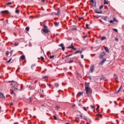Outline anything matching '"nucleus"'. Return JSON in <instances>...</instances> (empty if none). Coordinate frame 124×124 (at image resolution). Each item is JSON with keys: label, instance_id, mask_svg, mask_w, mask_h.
Masks as SVG:
<instances>
[{"label": "nucleus", "instance_id": "473e14b6", "mask_svg": "<svg viewBox=\"0 0 124 124\" xmlns=\"http://www.w3.org/2000/svg\"><path fill=\"white\" fill-rule=\"evenodd\" d=\"M12 60V59L11 58L9 61H7L6 62L8 63L9 62H11Z\"/></svg>", "mask_w": 124, "mask_h": 124}, {"label": "nucleus", "instance_id": "338daca9", "mask_svg": "<svg viewBox=\"0 0 124 124\" xmlns=\"http://www.w3.org/2000/svg\"><path fill=\"white\" fill-rule=\"evenodd\" d=\"M11 55H12V51H11Z\"/></svg>", "mask_w": 124, "mask_h": 124}, {"label": "nucleus", "instance_id": "864d4df0", "mask_svg": "<svg viewBox=\"0 0 124 124\" xmlns=\"http://www.w3.org/2000/svg\"><path fill=\"white\" fill-rule=\"evenodd\" d=\"M98 116H99V117H102V115L101 114H98Z\"/></svg>", "mask_w": 124, "mask_h": 124}, {"label": "nucleus", "instance_id": "2eb2a0df", "mask_svg": "<svg viewBox=\"0 0 124 124\" xmlns=\"http://www.w3.org/2000/svg\"><path fill=\"white\" fill-rule=\"evenodd\" d=\"M79 121H80V119L79 118V117H76L75 118V121L77 122V123H79Z\"/></svg>", "mask_w": 124, "mask_h": 124}, {"label": "nucleus", "instance_id": "f03ea898", "mask_svg": "<svg viewBox=\"0 0 124 124\" xmlns=\"http://www.w3.org/2000/svg\"><path fill=\"white\" fill-rule=\"evenodd\" d=\"M17 87H18V83H17V82H15V85L13 86H12V90L14 92L18 91V88H16Z\"/></svg>", "mask_w": 124, "mask_h": 124}, {"label": "nucleus", "instance_id": "8fccbe9b", "mask_svg": "<svg viewBox=\"0 0 124 124\" xmlns=\"http://www.w3.org/2000/svg\"><path fill=\"white\" fill-rule=\"evenodd\" d=\"M113 31H118V30L116 29H113Z\"/></svg>", "mask_w": 124, "mask_h": 124}, {"label": "nucleus", "instance_id": "69168bd1", "mask_svg": "<svg viewBox=\"0 0 124 124\" xmlns=\"http://www.w3.org/2000/svg\"><path fill=\"white\" fill-rule=\"evenodd\" d=\"M11 82H13V81H9V83H11Z\"/></svg>", "mask_w": 124, "mask_h": 124}, {"label": "nucleus", "instance_id": "20e7f679", "mask_svg": "<svg viewBox=\"0 0 124 124\" xmlns=\"http://www.w3.org/2000/svg\"><path fill=\"white\" fill-rule=\"evenodd\" d=\"M66 48L68 49H72V50H74V51H76L77 50V48H75L74 46H73V43L71 44V46H68Z\"/></svg>", "mask_w": 124, "mask_h": 124}, {"label": "nucleus", "instance_id": "ddd939ff", "mask_svg": "<svg viewBox=\"0 0 124 124\" xmlns=\"http://www.w3.org/2000/svg\"><path fill=\"white\" fill-rule=\"evenodd\" d=\"M11 94H12V95H13L14 96H15V95H16V94L14 93V91L13 90L11 91Z\"/></svg>", "mask_w": 124, "mask_h": 124}, {"label": "nucleus", "instance_id": "39448f33", "mask_svg": "<svg viewBox=\"0 0 124 124\" xmlns=\"http://www.w3.org/2000/svg\"><path fill=\"white\" fill-rule=\"evenodd\" d=\"M90 70L91 71V72L92 73H93V71H94V66L93 65H92L91 67H90Z\"/></svg>", "mask_w": 124, "mask_h": 124}, {"label": "nucleus", "instance_id": "680f3d73", "mask_svg": "<svg viewBox=\"0 0 124 124\" xmlns=\"http://www.w3.org/2000/svg\"><path fill=\"white\" fill-rule=\"evenodd\" d=\"M91 1H92V2H93V0H91Z\"/></svg>", "mask_w": 124, "mask_h": 124}, {"label": "nucleus", "instance_id": "4be33fe9", "mask_svg": "<svg viewBox=\"0 0 124 124\" xmlns=\"http://www.w3.org/2000/svg\"><path fill=\"white\" fill-rule=\"evenodd\" d=\"M122 86L120 87L119 90L116 92V93H118L122 90Z\"/></svg>", "mask_w": 124, "mask_h": 124}, {"label": "nucleus", "instance_id": "603ef678", "mask_svg": "<svg viewBox=\"0 0 124 124\" xmlns=\"http://www.w3.org/2000/svg\"><path fill=\"white\" fill-rule=\"evenodd\" d=\"M68 57H69V56L68 55L65 56L64 58H65H65H68Z\"/></svg>", "mask_w": 124, "mask_h": 124}, {"label": "nucleus", "instance_id": "37998d69", "mask_svg": "<svg viewBox=\"0 0 124 124\" xmlns=\"http://www.w3.org/2000/svg\"><path fill=\"white\" fill-rule=\"evenodd\" d=\"M54 118L56 120H58V118H57V117L55 115L54 116Z\"/></svg>", "mask_w": 124, "mask_h": 124}, {"label": "nucleus", "instance_id": "c85d7f7f", "mask_svg": "<svg viewBox=\"0 0 124 124\" xmlns=\"http://www.w3.org/2000/svg\"><path fill=\"white\" fill-rule=\"evenodd\" d=\"M12 4V2H9L6 4V5H11Z\"/></svg>", "mask_w": 124, "mask_h": 124}, {"label": "nucleus", "instance_id": "13d9d810", "mask_svg": "<svg viewBox=\"0 0 124 124\" xmlns=\"http://www.w3.org/2000/svg\"><path fill=\"white\" fill-rule=\"evenodd\" d=\"M100 80H104V78H100Z\"/></svg>", "mask_w": 124, "mask_h": 124}, {"label": "nucleus", "instance_id": "393cba45", "mask_svg": "<svg viewBox=\"0 0 124 124\" xmlns=\"http://www.w3.org/2000/svg\"><path fill=\"white\" fill-rule=\"evenodd\" d=\"M104 4H108V1H107L106 0H104Z\"/></svg>", "mask_w": 124, "mask_h": 124}, {"label": "nucleus", "instance_id": "f8f14e48", "mask_svg": "<svg viewBox=\"0 0 124 124\" xmlns=\"http://www.w3.org/2000/svg\"><path fill=\"white\" fill-rule=\"evenodd\" d=\"M104 48L107 53H109V48H108V47L105 46Z\"/></svg>", "mask_w": 124, "mask_h": 124}, {"label": "nucleus", "instance_id": "4c0bfd02", "mask_svg": "<svg viewBox=\"0 0 124 124\" xmlns=\"http://www.w3.org/2000/svg\"><path fill=\"white\" fill-rule=\"evenodd\" d=\"M86 28H87V29H90V28H89V24H86Z\"/></svg>", "mask_w": 124, "mask_h": 124}, {"label": "nucleus", "instance_id": "2f4dec72", "mask_svg": "<svg viewBox=\"0 0 124 124\" xmlns=\"http://www.w3.org/2000/svg\"><path fill=\"white\" fill-rule=\"evenodd\" d=\"M53 58H55V55L50 56L49 57V59H53Z\"/></svg>", "mask_w": 124, "mask_h": 124}, {"label": "nucleus", "instance_id": "79ce46f5", "mask_svg": "<svg viewBox=\"0 0 124 124\" xmlns=\"http://www.w3.org/2000/svg\"><path fill=\"white\" fill-rule=\"evenodd\" d=\"M91 108H92V109H94V107L93 106H90Z\"/></svg>", "mask_w": 124, "mask_h": 124}, {"label": "nucleus", "instance_id": "aec40b11", "mask_svg": "<svg viewBox=\"0 0 124 124\" xmlns=\"http://www.w3.org/2000/svg\"><path fill=\"white\" fill-rule=\"evenodd\" d=\"M105 39H106V37L105 36H103L101 38V40L102 41L105 40Z\"/></svg>", "mask_w": 124, "mask_h": 124}, {"label": "nucleus", "instance_id": "7c9ffc66", "mask_svg": "<svg viewBox=\"0 0 124 124\" xmlns=\"http://www.w3.org/2000/svg\"><path fill=\"white\" fill-rule=\"evenodd\" d=\"M26 30L27 31H30V28L29 27H26Z\"/></svg>", "mask_w": 124, "mask_h": 124}, {"label": "nucleus", "instance_id": "a18cd8bd", "mask_svg": "<svg viewBox=\"0 0 124 124\" xmlns=\"http://www.w3.org/2000/svg\"><path fill=\"white\" fill-rule=\"evenodd\" d=\"M113 22H114L113 20H110V21H109V22L110 24H112V23H113Z\"/></svg>", "mask_w": 124, "mask_h": 124}, {"label": "nucleus", "instance_id": "4468645a", "mask_svg": "<svg viewBox=\"0 0 124 124\" xmlns=\"http://www.w3.org/2000/svg\"><path fill=\"white\" fill-rule=\"evenodd\" d=\"M25 59H26L25 55H22L20 57V60H21V61L25 60Z\"/></svg>", "mask_w": 124, "mask_h": 124}, {"label": "nucleus", "instance_id": "7ed1b4c3", "mask_svg": "<svg viewBox=\"0 0 124 124\" xmlns=\"http://www.w3.org/2000/svg\"><path fill=\"white\" fill-rule=\"evenodd\" d=\"M43 31L45 33H48L49 32V29L47 28V26H46L45 25H44V29H43Z\"/></svg>", "mask_w": 124, "mask_h": 124}, {"label": "nucleus", "instance_id": "49530a36", "mask_svg": "<svg viewBox=\"0 0 124 124\" xmlns=\"http://www.w3.org/2000/svg\"><path fill=\"white\" fill-rule=\"evenodd\" d=\"M72 62H73V60H71L69 62V63H72Z\"/></svg>", "mask_w": 124, "mask_h": 124}, {"label": "nucleus", "instance_id": "e433bc0d", "mask_svg": "<svg viewBox=\"0 0 124 124\" xmlns=\"http://www.w3.org/2000/svg\"><path fill=\"white\" fill-rule=\"evenodd\" d=\"M8 55H9V51H6V56H8Z\"/></svg>", "mask_w": 124, "mask_h": 124}, {"label": "nucleus", "instance_id": "0e129e2a", "mask_svg": "<svg viewBox=\"0 0 124 124\" xmlns=\"http://www.w3.org/2000/svg\"><path fill=\"white\" fill-rule=\"evenodd\" d=\"M1 110V108L0 107V112Z\"/></svg>", "mask_w": 124, "mask_h": 124}, {"label": "nucleus", "instance_id": "1a4fd4ad", "mask_svg": "<svg viewBox=\"0 0 124 124\" xmlns=\"http://www.w3.org/2000/svg\"><path fill=\"white\" fill-rule=\"evenodd\" d=\"M0 98H1V99H5L4 95L1 92H0Z\"/></svg>", "mask_w": 124, "mask_h": 124}, {"label": "nucleus", "instance_id": "c03bdc74", "mask_svg": "<svg viewBox=\"0 0 124 124\" xmlns=\"http://www.w3.org/2000/svg\"><path fill=\"white\" fill-rule=\"evenodd\" d=\"M88 37V35H86L85 36H83V38H87Z\"/></svg>", "mask_w": 124, "mask_h": 124}, {"label": "nucleus", "instance_id": "58836bf2", "mask_svg": "<svg viewBox=\"0 0 124 124\" xmlns=\"http://www.w3.org/2000/svg\"><path fill=\"white\" fill-rule=\"evenodd\" d=\"M40 59H41V60L42 61H43V60H44V57H43V56H41V57H40Z\"/></svg>", "mask_w": 124, "mask_h": 124}, {"label": "nucleus", "instance_id": "f704fd0d", "mask_svg": "<svg viewBox=\"0 0 124 124\" xmlns=\"http://www.w3.org/2000/svg\"><path fill=\"white\" fill-rule=\"evenodd\" d=\"M55 87H56V88H58L59 87V84L58 83H55Z\"/></svg>", "mask_w": 124, "mask_h": 124}, {"label": "nucleus", "instance_id": "cd10ccee", "mask_svg": "<svg viewBox=\"0 0 124 124\" xmlns=\"http://www.w3.org/2000/svg\"><path fill=\"white\" fill-rule=\"evenodd\" d=\"M107 19H108V16H105V17H104V21H107Z\"/></svg>", "mask_w": 124, "mask_h": 124}, {"label": "nucleus", "instance_id": "0eeeda50", "mask_svg": "<svg viewBox=\"0 0 124 124\" xmlns=\"http://www.w3.org/2000/svg\"><path fill=\"white\" fill-rule=\"evenodd\" d=\"M95 13H96L97 14H102V11L99 10L98 9L95 10Z\"/></svg>", "mask_w": 124, "mask_h": 124}, {"label": "nucleus", "instance_id": "052dcab7", "mask_svg": "<svg viewBox=\"0 0 124 124\" xmlns=\"http://www.w3.org/2000/svg\"><path fill=\"white\" fill-rule=\"evenodd\" d=\"M47 77H46V76H45L43 78H47Z\"/></svg>", "mask_w": 124, "mask_h": 124}, {"label": "nucleus", "instance_id": "c9c22d12", "mask_svg": "<svg viewBox=\"0 0 124 124\" xmlns=\"http://www.w3.org/2000/svg\"><path fill=\"white\" fill-rule=\"evenodd\" d=\"M87 78H88V79H89L90 80H92V78L90 76H88V77H87Z\"/></svg>", "mask_w": 124, "mask_h": 124}, {"label": "nucleus", "instance_id": "c756f323", "mask_svg": "<svg viewBox=\"0 0 124 124\" xmlns=\"http://www.w3.org/2000/svg\"><path fill=\"white\" fill-rule=\"evenodd\" d=\"M78 94H80V95H83V92H78Z\"/></svg>", "mask_w": 124, "mask_h": 124}, {"label": "nucleus", "instance_id": "bf43d9fd", "mask_svg": "<svg viewBox=\"0 0 124 124\" xmlns=\"http://www.w3.org/2000/svg\"><path fill=\"white\" fill-rule=\"evenodd\" d=\"M45 1V0H42V2H44Z\"/></svg>", "mask_w": 124, "mask_h": 124}, {"label": "nucleus", "instance_id": "f3484780", "mask_svg": "<svg viewBox=\"0 0 124 124\" xmlns=\"http://www.w3.org/2000/svg\"><path fill=\"white\" fill-rule=\"evenodd\" d=\"M114 78H115V80H118V75H117V74H114Z\"/></svg>", "mask_w": 124, "mask_h": 124}, {"label": "nucleus", "instance_id": "9b49d317", "mask_svg": "<svg viewBox=\"0 0 124 124\" xmlns=\"http://www.w3.org/2000/svg\"><path fill=\"white\" fill-rule=\"evenodd\" d=\"M106 61V59H104L102 61H101V62L99 63V64H100L101 65H102V64H103V63H104V62H105V61Z\"/></svg>", "mask_w": 124, "mask_h": 124}, {"label": "nucleus", "instance_id": "a211bd4d", "mask_svg": "<svg viewBox=\"0 0 124 124\" xmlns=\"http://www.w3.org/2000/svg\"><path fill=\"white\" fill-rule=\"evenodd\" d=\"M85 88L87 87L89 88V83H88V82H85Z\"/></svg>", "mask_w": 124, "mask_h": 124}, {"label": "nucleus", "instance_id": "ea45409f", "mask_svg": "<svg viewBox=\"0 0 124 124\" xmlns=\"http://www.w3.org/2000/svg\"><path fill=\"white\" fill-rule=\"evenodd\" d=\"M80 58H81V59H84V55H83V54L81 55Z\"/></svg>", "mask_w": 124, "mask_h": 124}, {"label": "nucleus", "instance_id": "4d7b16f0", "mask_svg": "<svg viewBox=\"0 0 124 124\" xmlns=\"http://www.w3.org/2000/svg\"><path fill=\"white\" fill-rule=\"evenodd\" d=\"M115 40H116V41H118V38H115Z\"/></svg>", "mask_w": 124, "mask_h": 124}, {"label": "nucleus", "instance_id": "3c124183", "mask_svg": "<svg viewBox=\"0 0 124 124\" xmlns=\"http://www.w3.org/2000/svg\"><path fill=\"white\" fill-rule=\"evenodd\" d=\"M79 53H80V54H82V53H83V51L79 50Z\"/></svg>", "mask_w": 124, "mask_h": 124}, {"label": "nucleus", "instance_id": "a878e982", "mask_svg": "<svg viewBox=\"0 0 124 124\" xmlns=\"http://www.w3.org/2000/svg\"><path fill=\"white\" fill-rule=\"evenodd\" d=\"M78 53H80V50H77L76 52L74 53L75 55H76V54H78Z\"/></svg>", "mask_w": 124, "mask_h": 124}, {"label": "nucleus", "instance_id": "412c9836", "mask_svg": "<svg viewBox=\"0 0 124 124\" xmlns=\"http://www.w3.org/2000/svg\"><path fill=\"white\" fill-rule=\"evenodd\" d=\"M54 25H55V27H58L59 26V23L54 22Z\"/></svg>", "mask_w": 124, "mask_h": 124}, {"label": "nucleus", "instance_id": "e2e57ef3", "mask_svg": "<svg viewBox=\"0 0 124 124\" xmlns=\"http://www.w3.org/2000/svg\"><path fill=\"white\" fill-rule=\"evenodd\" d=\"M11 105H13V103H11Z\"/></svg>", "mask_w": 124, "mask_h": 124}, {"label": "nucleus", "instance_id": "b1692460", "mask_svg": "<svg viewBox=\"0 0 124 124\" xmlns=\"http://www.w3.org/2000/svg\"><path fill=\"white\" fill-rule=\"evenodd\" d=\"M82 109H83V110H84V111H88L86 107H82Z\"/></svg>", "mask_w": 124, "mask_h": 124}, {"label": "nucleus", "instance_id": "de8ad7c7", "mask_svg": "<svg viewBox=\"0 0 124 124\" xmlns=\"http://www.w3.org/2000/svg\"><path fill=\"white\" fill-rule=\"evenodd\" d=\"M56 108L57 109H60V106H56Z\"/></svg>", "mask_w": 124, "mask_h": 124}, {"label": "nucleus", "instance_id": "a19ab883", "mask_svg": "<svg viewBox=\"0 0 124 124\" xmlns=\"http://www.w3.org/2000/svg\"><path fill=\"white\" fill-rule=\"evenodd\" d=\"M102 8H103V5H102L99 7V9H101Z\"/></svg>", "mask_w": 124, "mask_h": 124}, {"label": "nucleus", "instance_id": "5701e85b", "mask_svg": "<svg viewBox=\"0 0 124 124\" xmlns=\"http://www.w3.org/2000/svg\"><path fill=\"white\" fill-rule=\"evenodd\" d=\"M113 22H118V20H117V18H116V17H114L113 19Z\"/></svg>", "mask_w": 124, "mask_h": 124}, {"label": "nucleus", "instance_id": "bb28decb", "mask_svg": "<svg viewBox=\"0 0 124 124\" xmlns=\"http://www.w3.org/2000/svg\"><path fill=\"white\" fill-rule=\"evenodd\" d=\"M16 14H19V13H20V11L18 10H16Z\"/></svg>", "mask_w": 124, "mask_h": 124}, {"label": "nucleus", "instance_id": "6e6d98bb", "mask_svg": "<svg viewBox=\"0 0 124 124\" xmlns=\"http://www.w3.org/2000/svg\"><path fill=\"white\" fill-rule=\"evenodd\" d=\"M69 56V57H70V56H72V54H70L69 55H68Z\"/></svg>", "mask_w": 124, "mask_h": 124}, {"label": "nucleus", "instance_id": "dca6fc26", "mask_svg": "<svg viewBox=\"0 0 124 124\" xmlns=\"http://www.w3.org/2000/svg\"><path fill=\"white\" fill-rule=\"evenodd\" d=\"M1 13L2 14H7L8 13V11H2L1 12Z\"/></svg>", "mask_w": 124, "mask_h": 124}, {"label": "nucleus", "instance_id": "423d86ee", "mask_svg": "<svg viewBox=\"0 0 124 124\" xmlns=\"http://www.w3.org/2000/svg\"><path fill=\"white\" fill-rule=\"evenodd\" d=\"M53 14L56 16L60 15L61 14V10H60V8L57 9V13H54Z\"/></svg>", "mask_w": 124, "mask_h": 124}, {"label": "nucleus", "instance_id": "9d476101", "mask_svg": "<svg viewBox=\"0 0 124 124\" xmlns=\"http://www.w3.org/2000/svg\"><path fill=\"white\" fill-rule=\"evenodd\" d=\"M59 46L62 48V51H64L65 47L63 46V44H61Z\"/></svg>", "mask_w": 124, "mask_h": 124}, {"label": "nucleus", "instance_id": "6ab92c4d", "mask_svg": "<svg viewBox=\"0 0 124 124\" xmlns=\"http://www.w3.org/2000/svg\"><path fill=\"white\" fill-rule=\"evenodd\" d=\"M103 56H104V53H102L100 55V58L101 59H103Z\"/></svg>", "mask_w": 124, "mask_h": 124}, {"label": "nucleus", "instance_id": "5fc2aeb1", "mask_svg": "<svg viewBox=\"0 0 124 124\" xmlns=\"http://www.w3.org/2000/svg\"><path fill=\"white\" fill-rule=\"evenodd\" d=\"M38 82V80H35L34 83H37Z\"/></svg>", "mask_w": 124, "mask_h": 124}, {"label": "nucleus", "instance_id": "774afa93", "mask_svg": "<svg viewBox=\"0 0 124 124\" xmlns=\"http://www.w3.org/2000/svg\"><path fill=\"white\" fill-rule=\"evenodd\" d=\"M66 124H69V123H67Z\"/></svg>", "mask_w": 124, "mask_h": 124}, {"label": "nucleus", "instance_id": "6e6552de", "mask_svg": "<svg viewBox=\"0 0 124 124\" xmlns=\"http://www.w3.org/2000/svg\"><path fill=\"white\" fill-rule=\"evenodd\" d=\"M79 116V117H80V118H82L83 120H85V121H88V117L86 116H83V115L82 114H80Z\"/></svg>", "mask_w": 124, "mask_h": 124}, {"label": "nucleus", "instance_id": "09e8293b", "mask_svg": "<svg viewBox=\"0 0 124 124\" xmlns=\"http://www.w3.org/2000/svg\"><path fill=\"white\" fill-rule=\"evenodd\" d=\"M34 66H35V64L31 65V68H32V67H34Z\"/></svg>", "mask_w": 124, "mask_h": 124}, {"label": "nucleus", "instance_id": "f257e3e1", "mask_svg": "<svg viewBox=\"0 0 124 124\" xmlns=\"http://www.w3.org/2000/svg\"><path fill=\"white\" fill-rule=\"evenodd\" d=\"M85 92H86V94L88 96H90L91 94H92L93 93V90H92V89L90 87H86L85 88Z\"/></svg>", "mask_w": 124, "mask_h": 124}, {"label": "nucleus", "instance_id": "72a5a7b5", "mask_svg": "<svg viewBox=\"0 0 124 124\" xmlns=\"http://www.w3.org/2000/svg\"><path fill=\"white\" fill-rule=\"evenodd\" d=\"M14 46H18V45H19V43H15V44H14Z\"/></svg>", "mask_w": 124, "mask_h": 124}]
</instances>
